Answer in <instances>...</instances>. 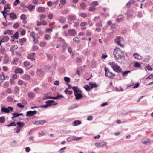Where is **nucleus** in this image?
<instances>
[{
	"instance_id": "nucleus-1",
	"label": "nucleus",
	"mask_w": 153,
	"mask_h": 153,
	"mask_svg": "<svg viewBox=\"0 0 153 153\" xmlns=\"http://www.w3.org/2000/svg\"><path fill=\"white\" fill-rule=\"evenodd\" d=\"M71 88L73 90L74 95L76 100H79L83 97L81 90L79 89L77 87L74 86L71 87Z\"/></svg>"
},
{
	"instance_id": "nucleus-2",
	"label": "nucleus",
	"mask_w": 153,
	"mask_h": 153,
	"mask_svg": "<svg viewBox=\"0 0 153 153\" xmlns=\"http://www.w3.org/2000/svg\"><path fill=\"white\" fill-rule=\"evenodd\" d=\"M108 64L115 72L118 73H121L122 72V68L115 62L113 61L110 62L108 63Z\"/></svg>"
},
{
	"instance_id": "nucleus-3",
	"label": "nucleus",
	"mask_w": 153,
	"mask_h": 153,
	"mask_svg": "<svg viewBox=\"0 0 153 153\" xmlns=\"http://www.w3.org/2000/svg\"><path fill=\"white\" fill-rule=\"evenodd\" d=\"M113 54L114 57L117 56H121L122 55H124V53L119 48L116 47L114 49Z\"/></svg>"
},
{
	"instance_id": "nucleus-4",
	"label": "nucleus",
	"mask_w": 153,
	"mask_h": 153,
	"mask_svg": "<svg viewBox=\"0 0 153 153\" xmlns=\"http://www.w3.org/2000/svg\"><path fill=\"white\" fill-rule=\"evenodd\" d=\"M105 71V76L107 77L112 78L113 76H115V74H113L112 72H110L109 69L105 67L104 68Z\"/></svg>"
},
{
	"instance_id": "nucleus-5",
	"label": "nucleus",
	"mask_w": 153,
	"mask_h": 153,
	"mask_svg": "<svg viewBox=\"0 0 153 153\" xmlns=\"http://www.w3.org/2000/svg\"><path fill=\"white\" fill-rule=\"evenodd\" d=\"M13 110V108L11 107H8V108H5L3 106L1 108V111L6 113H9L10 111L12 112Z\"/></svg>"
},
{
	"instance_id": "nucleus-6",
	"label": "nucleus",
	"mask_w": 153,
	"mask_h": 153,
	"mask_svg": "<svg viewBox=\"0 0 153 153\" xmlns=\"http://www.w3.org/2000/svg\"><path fill=\"white\" fill-rule=\"evenodd\" d=\"M116 61L119 63H122L125 60L124 55H122L121 56H118L114 57Z\"/></svg>"
},
{
	"instance_id": "nucleus-7",
	"label": "nucleus",
	"mask_w": 153,
	"mask_h": 153,
	"mask_svg": "<svg viewBox=\"0 0 153 153\" xmlns=\"http://www.w3.org/2000/svg\"><path fill=\"white\" fill-rule=\"evenodd\" d=\"M115 41L118 45H120L121 47H123L124 46L121 43L123 42V38L120 37H117L115 39Z\"/></svg>"
},
{
	"instance_id": "nucleus-8",
	"label": "nucleus",
	"mask_w": 153,
	"mask_h": 153,
	"mask_svg": "<svg viewBox=\"0 0 153 153\" xmlns=\"http://www.w3.org/2000/svg\"><path fill=\"white\" fill-rule=\"evenodd\" d=\"M68 35L71 36H74L77 34V32L74 29H70L68 30Z\"/></svg>"
},
{
	"instance_id": "nucleus-9",
	"label": "nucleus",
	"mask_w": 153,
	"mask_h": 153,
	"mask_svg": "<svg viewBox=\"0 0 153 153\" xmlns=\"http://www.w3.org/2000/svg\"><path fill=\"white\" fill-rule=\"evenodd\" d=\"M9 38L7 36L1 37L0 39V45L1 46V43L7 42L8 41Z\"/></svg>"
},
{
	"instance_id": "nucleus-10",
	"label": "nucleus",
	"mask_w": 153,
	"mask_h": 153,
	"mask_svg": "<svg viewBox=\"0 0 153 153\" xmlns=\"http://www.w3.org/2000/svg\"><path fill=\"white\" fill-rule=\"evenodd\" d=\"M37 113V111H28L27 112V114H26V116H32L33 115L36 114Z\"/></svg>"
},
{
	"instance_id": "nucleus-11",
	"label": "nucleus",
	"mask_w": 153,
	"mask_h": 153,
	"mask_svg": "<svg viewBox=\"0 0 153 153\" xmlns=\"http://www.w3.org/2000/svg\"><path fill=\"white\" fill-rule=\"evenodd\" d=\"M22 79L25 80L29 81L30 80L31 77L30 75L25 74L22 76Z\"/></svg>"
},
{
	"instance_id": "nucleus-12",
	"label": "nucleus",
	"mask_w": 153,
	"mask_h": 153,
	"mask_svg": "<svg viewBox=\"0 0 153 153\" xmlns=\"http://www.w3.org/2000/svg\"><path fill=\"white\" fill-rule=\"evenodd\" d=\"M27 58L32 61H34L35 60V53H33L29 54L27 56Z\"/></svg>"
},
{
	"instance_id": "nucleus-13",
	"label": "nucleus",
	"mask_w": 153,
	"mask_h": 153,
	"mask_svg": "<svg viewBox=\"0 0 153 153\" xmlns=\"http://www.w3.org/2000/svg\"><path fill=\"white\" fill-rule=\"evenodd\" d=\"M106 143L105 142H101L97 143H95V145L97 147H101L104 146L105 145Z\"/></svg>"
},
{
	"instance_id": "nucleus-14",
	"label": "nucleus",
	"mask_w": 153,
	"mask_h": 153,
	"mask_svg": "<svg viewBox=\"0 0 153 153\" xmlns=\"http://www.w3.org/2000/svg\"><path fill=\"white\" fill-rule=\"evenodd\" d=\"M14 72L15 74H22L23 72V70L21 68H17L15 69Z\"/></svg>"
},
{
	"instance_id": "nucleus-15",
	"label": "nucleus",
	"mask_w": 153,
	"mask_h": 153,
	"mask_svg": "<svg viewBox=\"0 0 153 153\" xmlns=\"http://www.w3.org/2000/svg\"><path fill=\"white\" fill-rule=\"evenodd\" d=\"M55 101L52 100H49L47 101L46 102V104H48V106L52 105H56L57 103L53 104V103Z\"/></svg>"
},
{
	"instance_id": "nucleus-16",
	"label": "nucleus",
	"mask_w": 153,
	"mask_h": 153,
	"mask_svg": "<svg viewBox=\"0 0 153 153\" xmlns=\"http://www.w3.org/2000/svg\"><path fill=\"white\" fill-rule=\"evenodd\" d=\"M58 21L60 23H64L66 22V19L63 16H60L59 18Z\"/></svg>"
},
{
	"instance_id": "nucleus-17",
	"label": "nucleus",
	"mask_w": 153,
	"mask_h": 153,
	"mask_svg": "<svg viewBox=\"0 0 153 153\" xmlns=\"http://www.w3.org/2000/svg\"><path fill=\"white\" fill-rule=\"evenodd\" d=\"M133 56L134 58L137 59L139 60L141 59V56L137 53H134Z\"/></svg>"
},
{
	"instance_id": "nucleus-18",
	"label": "nucleus",
	"mask_w": 153,
	"mask_h": 153,
	"mask_svg": "<svg viewBox=\"0 0 153 153\" xmlns=\"http://www.w3.org/2000/svg\"><path fill=\"white\" fill-rule=\"evenodd\" d=\"M35 7V6L30 4L28 6V9L30 12L33 11L34 10Z\"/></svg>"
},
{
	"instance_id": "nucleus-19",
	"label": "nucleus",
	"mask_w": 153,
	"mask_h": 153,
	"mask_svg": "<svg viewBox=\"0 0 153 153\" xmlns=\"http://www.w3.org/2000/svg\"><path fill=\"white\" fill-rule=\"evenodd\" d=\"M10 18L12 20H14L17 18L16 15L14 13H11L10 14Z\"/></svg>"
},
{
	"instance_id": "nucleus-20",
	"label": "nucleus",
	"mask_w": 153,
	"mask_h": 153,
	"mask_svg": "<svg viewBox=\"0 0 153 153\" xmlns=\"http://www.w3.org/2000/svg\"><path fill=\"white\" fill-rule=\"evenodd\" d=\"M44 72L41 70H38L37 71V74L40 76H43Z\"/></svg>"
},
{
	"instance_id": "nucleus-21",
	"label": "nucleus",
	"mask_w": 153,
	"mask_h": 153,
	"mask_svg": "<svg viewBox=\"0 0 153 153\" xmlns=\"http://www.w3.org/2000/svg\"><path fill=\"white\" fill-rule=\"evenodd\" d=\"M45 11V9L44 7H39L37 9V11L39 13L44 12Z\"/></svg>"
},
{
	"instance_id": "nucleus-22",
	"label": "nucleus",
	"mask_w": 153,
	"mask_h": 153,
	"mask_svg": "<svg viewBox=\"0 0 153 153\" xmlns=\"http://www.w3.org/2000/svg\"><path fill=\"white\" fill-rule=\"evenodd\" d=\"M18 48V46L17 45H14L12 46L10 48V50L12 52V53L13 54L14 53V51L16 50Z\"/></svg>"
},
{
	"instance_id": "nucleus-23",
	"label": "nucleus",
	"mask_w": 153,
	"mask_h": 153,
	"mask_svg": "<svg viewBox=\"0 0 153 153\" xmlns=\"http://www.w3.org/2000/svg\"><path fill=\"white\" fill-rule=\"evenodd\" d=\"M9 62V58L8 56V55L7 54H5L4 57V64H7Z\"/></svg>"
},
{
	"instance_id": "nucleus-24",
	"label": "nucleus",
	"mask_w": 153,
	"mask_h": 153,
	"mask_svg": "<svg viewBox=\"0 0 153 153\" xmlns=\"http://www.w3.org/2000/svg\"><path fill=\"white\" fill-rule=\"evenodd\" d=\"M0 79L2 82H3L4 80L5 79V76L3 72L1 73L0 75Z\"/></svg>"
},
{
	"instance_id": "nucleus-25",
	"label": "nucleus",
	"mask_w": 153,
	"mask_h": 153,
	"mask_svg": "<svg viewBox=\"0 0 153 153\" xmlns=\"http://www.w3.org/2000/svg\"><path fill=\"white\" fill-rule=\"evenodd\" d=\"M81 122L79 120L74 121L73 122V125L74 126H76L81 124Z\"/></svg>"
},
{
	"instance_id": "nucleus-26",
	"label": "nucleus",
	"mask_w": 153,
	"mask_h": 153,
	"mask_svg": "<svg viewBox=\"0 0 153 153\" xmlns=\"http://www.w3.org/2000/svg\"><path fill=\"white\" fill-rule=\"evenodd\" d=\"M12 114L13 115V117H12V118H15L19 116H21L23 115L22 113L18 114L16 113H13Z\"/></svg>"
},
{
	"instance_id": "nucleus-27",
	"label": "nucleus",
	"mask_w": 153,
	"mask_h": 153,
	"mask_svg": "<svg viewBox=\"0 0 153 153\" xmlns=\"http://www.w3.org/2000/svg\"><path fill=\"white\" fill-rule=\"evenodd\" d=\"M19 34L17 32H16L14 35L11 36V38L12 39H18V38Z\"/></svg>"
},
{
	"instance_id": "nucleus-28",
	"label": "nucleus",
	"mask_w": 153,
	"mask_h": 153,
	"mask_svg": "<svg viewBox=\"0 0 153 153\" xmlns=\"http://www.w3.org/2000/svg\"><path fill=\"white\" fill-rule=\"evenodd\" d=\"M73 136L74 141V140L77 141V140H81L82 139V137H77L74 136Z\"/></svg>"
},
{
	"instance_id": "nucleus-29",
	"label": "nucleus",
	"mask_w": 153,
	"mask_h": 153,
	"mask_svg": "<svg viewBox=\"0 0 153 153\" xmlns=\"http://www.w3.org/2000/svg\"><path fill=\"white\" fill-rule=\"evenodd\" d=\"M28 97L30 98H33L35 97V94L33 92H30L28 94Z\"/></svg>"
},
{
	"instance_id": "nucleus-30",
	"label": "nucleus",
	"mask_w": 153,
	"mask_h": 153,
	"mask_svg": "<svg viewBox=\"0 0 153 153\" xmlns=\"http://www.w3.org/2000/svg\"><path fill=\"white\" fill-rule=\"evenodd\" d=\"M75 17L74 16H68V19L70 21L74 20Z\"/></svg>"
},
{
	"instance_id": "nucleus-31",
	"label": "nucleus",
	"mask_w": 153,
	"mask_h": 153,
	"mask_svg": "<svg viewBox=\"0 0 153 153\" xmlns=\"http://www.w3.org/2000/svg\"><path fill=\"white\" fill-rule=\"evenodd\" d=\"M16 124L18 125L17 126H19L20 128L23 127L24 125V123H22L20 122H17Z\"/></svg>"
},
{
	"instance_id": "nucleus-32",
	"label": "nucleus",
	"mask_w": 153,
	"mask_h": 153,
	"mask_svg": "<svg viewBox=\"0 0 153 153\" xmlns=\"http://www.w3.org/2000/svg\"><path fill=\"white\" fill-rule=\"evenodd\" d=\"M96 10V8L94 6L91 5V6L89 7V10L91 12L94 11Z\"/></svg>"
},
{
	"instance_id": "nucleus-33",
	"label": "nucleus",
	"mask_w": 153,
	"mask_h": 153,
	"mask_svg": "<svg viewBox=\"0 0 153 153\" xmlns=\"http://www.w3.org/2000/svg\"><path fill=\"white\" fill-rule=\"evenodd\" d=\"M51 36L49 34H46L44 36V38L46 40H50L51 39Z\"/></svg>"
},
{
	"instance_id": "nucleus-34",
	"label": "nucleus",
	"mask_w": 153,
	"mask_h": 153,
	"mask_svg": "<svg viewBox=\"0 0 153 153\" xmlns=\"http://www.w3.org/2000/svg\"><path fill=\"white\" fill-rule=\"evenodd\" d=\"M47 133V131L45 130H44L39 132V134L41 136H43L45 135Z\"/></svg>"
},
{
	"instance_id": "nucleus-35",
	"label": "nucleus",
	"mask_w": 153,
	"mask_h": 153,
	"mask_svg": "<svg viewBox=\"0 0 153 153\" xmlns=\"http://www.w3.org/2000/svg\"><path fill=\"white\" fill-rule=\"evenodd\" d=\"M130 72V71H127L123 72L122 74L123 76H126Z\"/></svg>"
},
{
	"instance_id": "nucleus-36",
	"label": "nucleus",
	"mask_w": 153,
	"mask_h": 153,
	"mask_svg": "<svg viewBox=\"0 0 153 153\" xmlns=\"http://www.w3.org/2000/svg\"><path fill=\"white\" fill-rule=\"evenodd\" d=\"M98 3L97 1H94L92 2L91 4V5H92L94 7L98 5Z\"/></svg>"
},
{
	"instance_id": "nucleus-37",
	"label": "nucleus",
	"mask_w": 153,
	"mask_h": 153,
	"mask_svg": "<svg viewBox=\"0 0 153 153\" xmlns=\"http://www.w3.org/2000/svg\"><path fill=\"white\" fill-rule=\"evenodd\" d=\"M73 40L74 42L77 43H79L80 42V41L79 39L77 37L74 38L73 39Z\"/></svg>"
},
{
	"instance_id": "nucleus-38",
	"label": "nucleus",
	"mask_w": 153,
	"mask_h": 153,
	"mask_svg": "<svg viewBox=\"0 0 153 153\" xmlns=\"http://www.w3.org/2000/svg\"><path fill=\"white\" fill-rule=\"evenodd\" d=\"M80 6L82 9H84L86 7V4L84 3H82L80 4Z\"/></svg>"
},
{
	"instance_id": "nucleus-39",
	"label": "nucleus",
	"mask_w": 153,
	"mask_h": 153,
	"mask_svg": "<svg viewBox=\"0 0 153 153\" xmlns=\"http://www.w3.org/2000/svg\"><path fill=\"white\" fill-rule=\"evenodd\" d=\"M33 38V41L34 44H38V43L39 41L38 40L35 38V37H32Z\"/></svg>"
},
{
	"instance_id": "nucleus-40",
	"label": "nucleus",
	"mask_w": 153,
	"mask_h": 153,
	"mask_svg": "<svg viewBox=\"0 0 153 153\" xmlns=\"http://www.w3.org/2000/svg\"><path fill=\"white\" fill-rule=\"evenodd\" d=\"M5 120V117L4 116L0 117V123H3Z\"/></svg>"
},
{
	"instance_id": "nucleus-41",
	"label": "nucleus",
	"mask_w": 153,
	"mask_h": 153,
	"mask_svg": "<svg viewBox=\"0 0 153 153\" xmlns=\"http://www.w3.org/2000/svg\"><path fill=\"white\" fill-rule=\"evenodd\" d=\"M90 85L91 86V88H93L94 87H96L97 86V85L95 83H92L91 82L89 83Z\"/></svg>"
},
{
	"instance_id": "nucleus-42",
	"label": "nucleus",
	"mask_w": 153,
	"mask_h": 153,
	"mask_svg": "<svg viewBox=\"0 0 153 153\" xmlns=\"http://www.w3.org/2000/svg\"><path fill=\"white\" fill-rule=\"evenodd\" d=\"M96 25L98 27H102V22L101 21H99L96 23Z\"/></svg>"
},
{
	"instance_id": "nucleus-43",
	"label": "nucleus",
	"mask_w": 153,
	"mask_h": 153,
	"mask_svg": "<svg viewBox=\"0 0 153 153\" xmlns=\"http://www.w3.org/2000/svg\"><path fill=\"white\" fill-rule=\"evenodd\" d=\"M18 61V60L17 58H14L12 62V63L14 65L16 64Z\"/></svg>"
},
{
	"instance_id": "nucleus-44",
	"label": "nucleus",
	"mask_w": 153,
	"mask_h": 153,
	"mask_svg": "<svg viewBox=\"0 0 153 153\" xmlns=\"http://www.w3.org/2000/svg\"><path fill=\"white\" fill-rule=\"evenodd\" d=\"M6 9H11V8L10 7L9 4H6L4 6V10H5Z\"/></svg>"
},
{
	"instance_id": "nucleus-45",
	"label": "nucleus",
	"mask_w": 153,
	"mask_h": 153,
	"mask_svg": "<svg viewBox=\"0 0 153 153\" xmlns=\"http://www.w3.org/2000/svg\"><path fill=\"white\" fill-rule=\"evenodd\" d=\"M64 79L65 82L68 83L69 82L70 80V78L67 77H65Z\"/></svg>"
},
{
	"instance_id": "nucleus-46",
	"label": "nucleus",
	"mask_w": 153,
	"mask_h": 153,
	"mask_svg": "<svg viewBox=\"0 0 153 153\" xmlns=\"http://www.w3.org/2000/svg\"><path fill=\"white\" fill-rule=\"evenodd\" d=\"M65 93L67 94H72L73 92L71 91H68V89H66L65 90Z\"/></svg>"
},
{
	"instance_id": "nucleus-47",
	"label": "nucleus",
	"mask_w": 153,
	"mask_h": 153,
	"mask_svg": "<svg viewBox=\"0 0 153 153\" xmlns=\"http://www.w3.org/2000/svg\"><path fill=\"white\" fill-rule=\"evenodd\" d=\"M67 141L68 142H71L74 141L73 136H71L68 138L67 139Z\"/></svg>"
},
{
	"instance_id": "nucleus-48",
	"label": "nucleus",
	"mask_w": 153,
	"mask_h": 153,
	"mask_svg": "<svg viewBox=\"0 0 153 153\" xmlns=\"http://www.w3.org/2000/svg\"><path fill=\"white\" fill-rule=\"evenodd\" d=\"M6 125L8 127H9L11 126H15L16 124L14 122H12L8 124L7 125Z\"/></svg>"
},
{
	"instance_id": "nucleus-49",
	"label": "nucleus",
	"mask_w": 153,
	"mask_h": 153,
	"mask_svg": "<svg viewBox=\"0 0 153 153\" xmlns=\"http://www.w3.org/2000/svg\"><path fill=\"white\" fill-rule=\"evenodd\" d=\"M26 41V39L25 38H23L19 39L20 42L22 43H23L25 42Z\"/></svg>"
},
{
	"instance_id": "nucleus-50",
	"label": "nucleus",
	"mask_w": 153,
	"mask_h": 153,
	"mask_svg": "<svg viewBox=\"0 0 153 153\" xmlns=\"http://www.w3.org/2000/svg\"><path fill=\"white\" fill-rule=\"evenodd\" d=\"M51 97L50 96H48L47 94H45L44 96V99H51Z\"/></svg>"
},
{
	"instance_id": "nucleus-51",
	"label": "nucleus",
	"mask_w": 153,
	"mask_h": 153,
	"mask_svg": "<svg viewBox=\"0 0 153 153\" xmlns=\"http://www.w3.org/2000/svg\"><path fill=\"white\" fill-rule=\"evenodd\" d=\"M46 45V43L44 42H41L40 43L39 45L41 47H44Z\"/></svg>"
},
{
	"instance_id": "nucleus-52",
	"label": "nucleus",
	"mask_w": 153,
	"mask_h": 153,
	"mask_svg": "<svg viewBox=\"0 0 153 153\" xmlns=\"http://www.w3.org/2000/svg\"><path fill=\"white\" fill-rule=\"evenodd\" d=\"M20 3L19 0H15V1H14L13 3L14 6H16L18 4H19Z\"/></svg>"
},
{
	"instance_id": "nucleus-53",
	"label": "nucleus",
	"mask_w": 153,
	"mask_h": 153,
	"mask_svg": "<svg viewBox=\"0 0 153 153\" xmlns=\"http://www.w3.org/2000/svg\"><path fill=\"white\" fill-rule=\"evenodd\" d=\"M21 128L19 126H17L16 128L14 129L15 130L16 132L17 133H18L20 132V130Z\"/></svg>"
},
{
	"instance_id": "nucleus-54",
	"label": "nucleus",
	"mask_w": 153,
	"mask_h": 153,
	"mask_svg": "<svg viewBox=\"0 0 153 153\" xmlns=\"http://www.w3.org/2000/svg\"><path fill=\"white\" fill-rule=\"evenodd\" d=\"M140 66V64L138 62H135L134 64V66L135 67H139Z\"/></svg>"
},
{
	"instance_id": "nucleus-55",
	"label": "nucleus",
	"mask_w": 153,
	"mask_h": 153,
	"mask_svg": "<svg viewBox=\"0 0 153 153\" xmlns=\"http://www.w3.org/2000/svg\"><path fill=\"white\" fill-rule=\"evenodd\" d=\"M20 19L21 20L24 19H26L27 17L25 14H22L20 16Z\"/></svg>"
},
{
	"instance_id": "nucleus-56",
	"label": "nucleus",
	"mask_w": 153,
	"mask_h": 153,
	"mask_svg": "<svg viewBox=\"0 0 153 153\" xmlns=\"http://www.w3.org/2000/svg\"><path fill=\"white\" fill-rule=\"evenodd\" d=\"M53 28H54L53 27H52L51 28H47L46 29V32H48V33L52 32L53 31L52 29Z\"/></svg>"
},
{
	"instance_id": "nucleus-57",
	"label": "nucleus",
	"mask_w": 153,
	"mask_h": 153,
	"mask_svg": "<svg viewBox=\"0 0 153 153\" xmlns=\"http://www.w3.org/2000/svg\"><path fill=\"white\" fill-rule=\"evenodd\" d=\"M24 65L25 66H28L30 65V63L27 61H25L24 62Z\"/></svg>"
},
{
	"instance_id": "nucleus-58",
	"label": "nucleus",
	"mask_w": 153,
	"mask_h": 153,
	"mask_svg": "<svg viewBox=\"0 0 153 153\" xmlns=\"http://www.w3.org/2000/svg\"><path fill=\"white\" fill-rule=\"evenodd\" d=\"M61 4L62 5H65L66 2V0H60V1Z\"/></svg>"
},
{
	"instance_id": "nucleus-59",
	"label": "nucleus",
	"mask_w": 153,
	"mask_h": 153,
	"mask_svg": "<svg viewBox=\"0 0 153 153\" xmlns=\"http://www.w3.org/2000/svg\"><path fill=\"white\" fill-rule=\"evenodd\" d=\"M87 25V23L86 22H82L80 24V25L81 26H86Z\"/></svg>"
},
{
	"instance_id": "nucleus-60",
	"label": "nucleus",
	"mask_w": 153,
	"mask_h": 153,
	"mask_svg": "<svg viewBox=\"0 0 153 153\" xmlns=\"http://www.w3.org/2000/svg\"><path fill=\"white\" fill-rule=\"evenodd\" d=\"M19 24L18 23H16L14 24L13 25V27L15 28H17L19 26Z\"/></svg>"
},
{
	"instance_id": "nucleus-61",
	"label": "nucleus",
	"mask_w": 153,
	"mask_h": 153,
	"mask_svg": "<svg viewBox=\"0 0 153 153\" xmlns=\"http://www.w3.org/2000/svg\"><path fill=\"white\" fill-rule=\"evenodd\" d=\"M18 84L19 85H21L23 84V82L22 80L19 79L18 81Z\"/></svg>"
},
{
	"instance_id": "nucleus-62",
	"label": "nucleus",
	"mask_w": 153,
	"mask_h": 153,
	"mask_svg": "<svg viewBox=\"0 0 153 153\" xmlns=\"http://www.w3.org/2000/svg\"><path fill=\"white\" fill-rule=\"evenodd\" d=\"M84 88L86 89L87 91H89L90 89V88L89 87L88 85H85L84 87Z\"/></svg>"
},
{
	"instance_id": "nucleus-63",
	"label": "nucleus",
	"mask_w": 153,
	"mask_h": 153,
	"mask_svg": "<svg viewBox=\"0 0 153 153\" xmlns=\"http://www.w3.org/2000/svg\"><path fill=\"white\" fill-rule=\"evenodd\" d=\"M146 69H147L149 70H152V68L149 65H146Z\"/></svg>"
},
{
	"instance_id": "nucleus-64",
	"label": "nucleus",
	"mask_w": 153,
	"mask_h": 153,
	"mask_svg": "<svg viewBox=\"0 0 153 153\" xmlns=\"http://www.w3.org/2000/svg\"><path fill=\"white\" fill-rule=\"evenodd\" d=\"M35 33L33 32H31L30 33V36L32 37H35Z\"/></svg>"
}]
</instances>
